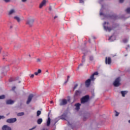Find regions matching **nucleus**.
Masks as SVG:
<instances>
[{"label": "nucleus", "mask_w": 130, "mask_h": 130, "mask_svg": "<svg viewBox=\"0 0 130 130\" xmlns=\"http://www.w3.org/2000/svg\"><path fill=\"white\" fill-rule=\"evenodd\" d=\"M89 99H90V96L88 95H85L81 99V103L82 104H85V103H87L89 101Z\"/></svg>", "instance_id": "nucleus-1"}, {"label": "nucleus", "mask_w": 130, "mask_h": 130, "mask_svg": "<svg viewBox=\"0 0 130 130\" xmlns=\"http://www.w3.org/2000/svg\"><path fill=\"white\" fill-rule=\"evenodd\" d=\"M114 87H119L120 86V77L117 78L113 83Z\"/></svg>", "instance_id": "nucleus-2"}, {"label": "nucleus", "mask_w": 130, "mask_h": 130, "mask_svg": "<svg viewBox=\"0 0 130 130\" xmlns=\"http://www.w3.org/2000/svg\"><path fill=\"white\" fill-rule=\"evenodd\" d=\"M33 23H34V19H28L26 21V24L28 25L29 27H32V26H33Z\"/></svg>", "instance_id": "nucleus-3"}, {"label": "nucleus", "mask_w": 130, "mask_h": 130, "mask_svg": "<svg viewBox=\"0 0 130 130\" xmlns=\"http://www.w3.org/2000/svg\"><path fill=\"white\" fill-rule=\"evenodd\" d=\"M94 82V81H95L94 80H92V78H91V77H90L89 79H87L86 81H85V85L87 87H89L90 86V85H91V81Z\"/></svg>", "instance_id": "nucleus-4"}, {"label": "nucleus", "mask_w": 130, "mask_h": 130, "mask_svg": "<svg viewBox=\"0 0 130 130\" xmlns=\"http://www.w3.org/2000/svg\"><path fill=\"white\" fill-rule=\"evenodd\" d=\"M111 61H112L111 58L110 57H106L105 58L106 64H111Z\"/></svg>", "instance_id": "nucleus-5"}, {"label": "nucleus", "mask_w": 130, "mask_h": 130, "mask_svg": "<svg viewBox=\"0 0 130 130\" xmlns=\"http://www.w3.org/2000/svg\"><path fill=\"white\" fill-rule=\"evenodd\" d=\"M68 104V101L66 99H62L60 102L59 105L60 106H63Z\"/></svg>", "instance_id": "nucleus-6"}, {"label": "nucleus", "mask_w": 130, "mask_h": 130, "mask_svg": "<svg viewBox=\"0 0 130 130\" xmlns=\"http://www.w3.org/2000/svg\"><path fill=\"white\" fill-rule=\"evenodd\" d=\"M17 121V118H10L7 120V122L8 123H14V122H16Z\"/></svg>", "instance_id": "nucleus-7"}, {"label": "nucleus", "mask_w": 130, "mask_h": 130, "mask_svg": "<svg viewBox=\"0 0 130 130\" xmlns=\"http://www.w3.org/2000/svg\"><path fill=\"white\" fill-rule=\"evenodd\" d=\"M34 95L33 94H30L28 98H27V100L26 101V104H29L30 102H31V101H32V99H33Z\"/></svg>", "instance_id": "nucleus-8"}, {"label": "nucleus", "mask_w": 130, "mask_h": 130, "mask_svg": "<svg viewBox=\"0 0 130 130\" xmlns=\"http://www.w3.org/2000/svg\"><path fill=\"white\" fill-rule=\"evenodd\" d=\"M106 23H107L106 22H104V29L106 30V31H108L109 32H110V31H111V30H112V28L111 27L105 26L104 25H106Z\"/></svg>", "instance_id": "nucleus-9"}, {"label": "nucleus", "mask_w": 130, "mask_h": 130, "mask_svg": "<svg viewBox=\"0 0 130 130\" xmlns=\"http://www.w3.org/2000/svg\"><path fill=\"white\" fill-rule=\"evenodd\" d=\"M2 129L3 130H12V128H11V127L7 125H5L2 127Z\"/></svg>", "instance_id": "nucleus-10"}, {"label": "nucleus", "mask_w": 130, "mask_h": 130, "mask_svg": "<svg viewBox=\"0 0 130 130\" xmlns=\"http://www.w3.org/2000/svg\"><path fill=\"white\" fill-rule=\"evenodd\" d=\"M94 76H98V72H94L91 76L90 78L91 79V80H95V78H94Z\"/></svg>", "instance_id": "nucleus-11"}, {"label": "nucleus", "mask_w": 130, "mask_h": 130, "mask_svg": "<svg viewBox=\"0 0 130 130\" xmlns=\"http://www.w3.org/2000/svg\"><path fill=\"white\" fill-rule=\"evenodd\" d=\"M45 4H46V0H43V2L40 5V9H41V8H42V7H43V6L45 5Z\"/></svg>", "instance_id": "nucleus-12"}, {"label": "nucleus", "mask_w": 130, "mask_h": 130, "mask_svg": "<svg viewBox=\"0 0 130 130\" xmlns=\"http://www.w3.org/2000/svg\"><path fill=\"white\" fill-rule=\"evenodd\" d=\"M81 94H82V91H81V90H76L75 91V95L76 96H79L81 95Z\"/></svg>", "instance_id": "nucleus-13"}, {"label": "nucleus", "mask_w": 130, "mask_h": 130, "mask_svg": "<svg viewBox=\"0 0 130 130\" xmlns=\"http://www.w3.org/2000/svg\"><path fill=\"white\" fill-rule=\"evenodd\" d=\"M8 56V53H3V60H7V58L6 57Z\"/></svg>", "instance_id": "nucleus-14"}, {"label": "nucleus", "mask_w": 130, "mask_h": 130, "mask_svg": "<svg viewBox=\"0 0 130 130\" xmlns=\"http://www.w3.org/2000/svg\"><path fill=\"white\" fill-rule=\"evenodd\" d=\"M2 72H7L9 71V67H3L2 69Z\"/></svg>", "instance_id": "nucleus-15"}, {"label": "nucleus", "mask_w": 130, "mask_h": 130, "mask_svg": "<svg viewBox=\"0 0 130 130\" xmlns=\"http://www.w3.org/2000/svg\"><path fill=\"white\" fill-rule=\"evenodd\" d=\"M75 106H76V110H79V109H80V106H81V104L80 103L76 104Z\"/></svg>", "instance_id": "nucleus-16"}, {"label": "nucleus", "mask_w": 130, "mask_h": 130, "mask_svg": "<svg viewBox=\"0 0 130 130\" xmlns=\"http://www.w3.org/2000/svg\"><path fill=\"white\" fill-rule=\"evenodd\" d=\"M13 103H14V101L13 100H9L6 101L7 104H13Z\"/></svg>", "instance_id": "nucleus-17"}, {"label": "nucleus", "mask_w": 130, "mask_h": 130, "mask_svg": "<svg viewBox=\"0 0 130 130\" xmlns=\"http://www.w3.org/2000/svg\"><path fill=\"white\" fill-rule=\"evenodd\" d=\"M42 121H43V120L42 119V118L38 119L37 120L38 124H41V123H42Z\"/></svg>", "instance_id": "nucleus-18"}, {"label": "nucleus", "mask_w": 130, "mask_h": 130, "mask_svg": "<svg viewBox=\"0 0 130 130\" xmlns=\"http://www.w3.org/2000/svg\"><path fill=\"white\" fill-rule=\"evenodd\" d=\"M16 13V11L14 9H12L9 11V15H13V14H15Z\"/></svg>", "instance_id": "nucleus-19"}, {"label": "nucleus", "mask_w": 130, "mask_h": 130, "mask_svg": "<svg viewBox=\"0 0 130 130\" xmlns=\"http://www.w3.org/2000/svg\"><path fill=\"white\" fill-rule=\"evenodd\" d=\"M67 117V114L65 113L63 114L61 116V119H66V118Z\"/></svg>", "instance_id": "nucleus-20"}, {"label": "nucleus", "mask_w": 130, "mask_h": 130, "mask_svg": "<svg viewBox=\"0 0 130 130\" xmlns=\"http://www.w3.org/2000/svg\"><path fill=\"white\" fill-rule=\"evenodd\" d=\"M50 120H51L50 118H48L47 122V126H49V125H50Z\"/></svg>", "instance_id": "nucleus-21"}, {"label": "nucleus", "mask_w": 130, "mask_h": 130, "mask_svg": "<svg viewBox=\"0 0 130 130\" xmlns=\"http://www.w3.org/2000/svg\"><path fill=\"white\" fill-rule=\"evenodd\" d=\"M41 70L39 69L37 72L35 73V76H38V74H41Z\"/></svg>", "instance_id": "nucleus-22"}, {"label": "nucleus", "mask_w": 130, "mask_h": 130, "mask_svg": "<svg viewBox=\"0 0 130 130\" xmlns=\"http://www.w3.org/2000/svg\"><path fill=\"white\" fill-rule=\"evenodd\" d=\"M127 92L126 91H121V94H122V97H125V94H126Z\"/></svg>", "instance_id": "nucleus-23"}, {"label": "nucleus", "mask_w": 130, "mask_h": 130, "mask_svg": "<svg viewBox=\"0 0 130 130\" xmlns=\"http://www.w3.org/2000/svg\"><path fill=\"white\" fill-rule=\"evenodd\" d=\"M14 18L15 19V20H17V22H20V21H21V19L18 16H15Z\"/></svg>", "instance_id": "nucleus-24"}, {"label": "nucleus", "mask_w": 130, "mask_h": 130, "mask_svg": "<svg viewBox=\"0 0 130 130\" xmlns=\"http://www.w3.org/2000/svg\"><path fill=\"white\" fill-rule=\"evenodd\" d=\"M24 112H21V113H18L17 114V116H23L24 115Z\"/></svg>", "instance_id": "nucleus-25"}, {"label": "nucleus", "mask_w": 130, "mask_h": 130, "mask_svg": "<svg viewBox=\"0 0 130 130\" xmlns=\"http://www.w3.org/2000/svg\"><path fill=\"white\" fill-rule=\"evenodd\" d=\"M40 114H41V111H38L37 112V116H39V115H40Z\"/></svg>", "instance_id": "nucleus-26"}, {"label": "nucleus", "mask_w": 130, "mask_h": 130, "mask_svg": "<svg viewBox=\"0 0 130 130\" xmlns=\"http://www.w3.org/2000/svg\"><path fill=\"white\" fill-rule=\"evenodd\" d=\"M125 12L127 13L128 14L130 13V8H128L125 10Z\"/></svg>", "instance_id": "nucleus-27"}, {"label": "nucleus", "mask_w": 130, "mask_h": 130, "mask_svg": "<svg viewBox=\"0 0 130 130\" xmlns=\"http://www.w3.org/2000/svg\"><path fill=\"white\" fill-rule=\"evenodd\" d=\"M85 56H86V55L84 54V56L82 57V62H85L86 59L85 58Z\"/></svg>", "instance_id": "nucleus-28"}, {"label": "nucleus", "mask_w": 130, "mask_h": 130, "mask_svg": "<svg viewBox=\"0 0 130 130\" xmlns=\"http://www.w3.org/2000/svg\"><path fill=\"white\" fill-rule=\"evenodd\" d=\"M5 98L6 96L5 95H0V100L5 99Z\"/></svg>", "instance_id": "nucleus-29"}, {"label": "nucleus", "mask_w": 130, "mask_h": 130, "mask_svg": "<svg viewBox=\"0 0 130 130\" xmlns=\"http://www.w3.org/2000/svg\"><path fill=\"white\" fill-rule=\"evenodd\" d=\"M115 112L116 113L115 116H118L119 115V113L117 112V111H115Z\"/></svg>", "instance_id": "nucleus-30"}, {"label": "nucleus", "mask_w": 130, "mask_h": 130, "mask_svg": "<svg viewBox=\"0 0 130 130\" xmlns=\"http://www.w3.org/2000/svg\"><path fill=\"white\" fill-rule=\"evenodd\" d=\"M89 59H90V60H93V59H94V58L93 57V56H90L89 57Z\"/></svg>", "instance_id": "nucleus-31"}, {"label": "nucleus", "mask_w": 130, "mask_h": 130, "mask_svg": "<svg viewBox=\"0 0 130 130\" xmlns=\"http://www.w3.org/2000/svg\"><path fill=\"white\" fill-rule=\"evenodd\" d=\"M87 116L83 117V121H86V120L87 119Z\"/></svg>", "instance_id": "nucleus-32"}, {"label": "nucleus", "mask_w": 130, "mask_h": 130, "mask_svg": "<svg viewBox=\"0 0 130 130\" xmlns=\"http://www.w3.org/2000/svg\"><path fill=\"white\" fill-rule=\"evenodd\" d=\"M80 4H84V0H79Z\"/></svg>", "instance_id": "nucleus-33"}, {"label": "nucleus", "mask_w": 130, "mask_h": 130, "mask_svg": "<svg viewBox=\"0 0 130 130\" xmlns=\"http://www.w3.org/2000/svg\"><path fill=\"white\" fill-rule=\"evenodd\" d=\"M123 42H124V43H126V42H127V40L126 39L123 40Z\"/></svg>", "instance_id": "nucleus-34"}, {"label": "nucleus", "mask_w": 130, "mask_h": 130, "mask_svg": "<svg viewBox=\"0 0 130 130\" xmlns=\"http://www.w3.org/2000/svg\"><path fill=\"white\" fill-rule=\"evenodd\" d=\"M123 2H124V0H119V3L120 4H122V3H123Z\"/></svg>", "instance_id": "nucleus-35"}, {"label": "nucleus", "mask_w": 130, "mask_h": 130, "mask_svg": "<svg viewBox=\"0 0 130 130\" xmlns=\"http://www.w3.org/2000/svg\"><path fill=\"white\" fill-rule=\"evenodd\" d=\"M30 78H34V74H31L30 76Z\"/></svg>", "instance_id": "nucleus-36"}, {"label": "nucleus", "mask_w": 130, "mask_h": 130, "mask_svg": "<svg viewBox=\"0 0 130 130\" xmlns=\"http://www.w3.org/2000/svg\"><path fill=\"white\" fill-rule=\"evenodd\" d=\"M77 87H78V84H76L74 87V90H75V89H76L77 88Z\"/></svg>", "instance_id": "nucleus-37"}, {"label": "nucleus", "mask_w": 130, "mask_h": 130, "mask_svg": "<svg viewBox=\"0 0 130 130\" xmlns=\"http://www.w3.org/2000/svg\"><path fill=\"white\" fill-rule=\"evenodd\" d=\"M37 62H40V61H41L40 59H37Z\"/></svg>", "instance_id": "nucleus-38"}, {"label": "nucleus", "mask_w": 130, "mask_h": 130, "mask_svg": "<svg viewBox=\"0 0 130 130\" xmlns=\"http://www.w3.org/2000/svg\"><path fill=\"white\" fill-rule=\"evenodd\" d=\"M2 118H5V117L4 116H0V119H2Z\"/></svg>", "instance_id": "nucleus-39"}, {"label": "nucleus", "mask_w": 130, "mask_h": 130, "mask_svg": "<svg viewBox=\"0 0 130 130\" xmlns=\"http://www.w3.org/2000/svg\"><path fill=\"white\" fill-rule=\"evenodd\" d=\"M58 18V16H57V15H56V16L54 17V20H55V19H56V18Z\"/></svg>", "instance_id": "nucleus-40"}, {"label": "nucleus", "mask_w": 130, "mask_h": 130, "mask_svg": "<svg viewBox=\"0 0 130 130\" xmlns=\"http://www.w3.org/2000/svg\"><path fill=\"white\" fill-rule=\"evenodd\" d=\"M68 125L71 126V125H72V124H71L69 122H68Z\"/></svg>", "instance_id": "nucleus-41"}, {"label": "nucleus", "mask_w": 130, "mask_h": 130, "mask_svg": "<svg viewBox=\"0 0 130 130\" xmlns=\"http://www.w3.org/2000/svg\"><path fill=\"white\" fill-rule=\"evenodd\" d=\"M6 3H9L10 2V0H4Z\"/></svg>", "instance_id": "nucleus-42"}, {"label": "nucleus", "mask_w": 130, "mask_h": 130, "mask_svg": "<svg viewBox=\"0 0 130 130\" xmlns=\"http://www.w3.org/2000/svg\"><path fill=\"white\" fill-rule=\"evenodd\" d=\"M15 89H16V87L15 86L12 87L13 91H14V90H15Z\"/></svg>", "instance_id": "nucleus-43"}, {"label": "nucleus", "mask_w": 130, "mask_h": 130, "mask_svg": "<svg viewBox=\"0 0 130 130\" xmlns=\"http://www.w3.org/2000/svg\"><path fill=\"white\" fill-rule=\"evenodd\" d=\"M27 0H22V3H25Z\"/></svg>", "instance_id": "nucleus-44"}, {"label": "nucleus", "mask_w": 130, "mask_h": 130, "mask_svg": "<svg viewBox=\"0 0 130 130\" xmlns=\"http://www.w3.org/2000/svg\"><path fill=\"white\" fill-rule=\"evenodd\" d=\"M2 49H3V48H2V47H0V53H1Z\"/></svg>", "instance_id": "nucleus-45"}, {"label": "nucleus", "mask_w": 130, "mask_h": 130, "mask_svg": "<svg viewBox=\"0 0 130 130\" xmlns=\"http://www.w3.org/2000/svg\"><path fill=\"white\" fill-rule=\"evenodd\" d=\"M69 79H70V76H68L67 80L69 81Z\"/></svg>", "instance_id": "nucleus-46"}, {"label": "nucleus", "mask_w": 130, "mask_h": 130, "mask_svg": "<svg viewBox=\"0 0 130 130\" xmlns=\"http://www.w3.org/2000/svg\"><path fill=\"white\" fill-rule=\"evenodd\" d=\"M68 82H69V80H67V81H65L64 84H67V83H68Z\"/></svg>", "instance_id": "nucleus-47"}, {"label": "nucleus", "mask_w": 130, "mask_h": 130, "mask_svg": "<svg viewBox=\"0 0 130 130\" xmlns=\"http://www.w3.org/2000/svg\"><path fill=\"white\" fill-rule=\"evenodd\" d=\"M83 66V64H80L78 68H80V67H81V66Z\"/></svg>", "instance_id": "nucleus-48"}, {"label": "nucleus", "mask_w": 130, "mask_h": 130, "mask_svg": "<svg viewBox=\"0 0 130 130\" xmlns=\"http://www.w3.org/2000/svg\"><path fill=\"white\" fill-rule=\"evenodd\" d=\"M9 81H10V82H13L14 80H12V79H10L9 80Z\"/></svg>", "instance_id": "nucleus-49"}, {"label": "nucleus", "mask_w": 130, "mask_h": 130, "mask_svg": "<svg viewBox=\"0 0 130 130\" xmlns=\"http://www.w3.org/2000/svg\"><path fill=\"white\" fill-rule=\"evenodd\" d=\"M111 38H112V36H111L110 38H109V40H110L111 39Z\"/></svg>", "instance_id": "nucleus-50"}, {"label": "nucleus", "mask_w": 130, "mask_h": 130, "mask_svg": "<svg viewBox=\"0 0 130 130\" xmlns=\"http://www.w3.org/2000/svg\"><path fill=\"white\" fill-rule=\"evenodd\" d=\"M34 128H35V127H33V128H30V129H29V130L34 129Z\"/></svg>", "instance_id": "nucleus-51"}, {"label": "nucleus", "mask_w": 130, "mask_h": 130, "mask_svg": "<svg viewBox=\"0 0 130 130\" xmlns=\"http://www.w3.org/2000/svg\"><path fill=\"white\" fill-rule=\"evenodd\" d=\"M127 47H129V45H127Z\"/></svg>", "instance_id": "nucleus-52"}, {"label": "nucleus", "mask_w": 130, "mask_h": 130, "mask_svg": "<svg viewBox=\"0 0 130 130\" xmlns=\"http://www.w3.org/2000/svg\"><path fill=\"white\" fill-rule=\"evenodd\" d=\"M1 73H2V74H4V72H1Z\"/></svg>", "instance_id": "nucleus-53"}, {"label": "nucleus", "mask_w": 130, "mask_h": 130, "mask_svg": "<svg viewBox=\"0 0 130 130\" xmlns=\"http://www.w3.org/2000/svg\"><path fill=\"white\" fill-rule=\"evenodd\" d=\"M129 123H130V120L128 121Z\"/></svg>", "instance_id": "nucleus-54"}, {"label": "nucleus", "mask_w": 130, "mask_h": 130, "mask_svg": "<svg viewBox=\"0 0 130 130\" xmlns=\"http://www.w3.org/2000/svg\"><path fill=\"white\" fill-rule=\"evenodd\" d=\"M50 10L51 11V8H50Z\"/></svg>", "instance_id": "nucleus-55"}, {"label": "nucleus", "mask_w": 130, "mask_h": 130, "mask_svg": "<svg viewBox=\"0 0 130 130\" xmlns=\"http://www.w3.org/2000/svg\"><path fill=\"white\" fill-rule=\"evenodd\" d=\"M100 15H102V13H100Z\"/></svg>", "instance_id": "nucleus-56"}, {"label": "nucleus", "mask_w": 130, "mask_h": 130, "mask_svg": "<svg viewBox=\"0 0 130 130\" xmlns=\"http://www.w3.org/2000/svg\"><path fill=\"white\" fill-rule=\"evenodd\" d=\"M29 56H31V55H29Z\"/></svg>", "instance_id": "nucleus-57"}, {"label": "nucleus", "mask_w": 130, "mask_h": 130, "mask_svg": "<svg viewBox=\"0 0 130 130\" xmlns=\"http://www.w3.org/2000/svg\"><path fill=\"white\" fill-rule=\"evenodd\" d=\"M127 55H125V56H126Z\"/></svg>", "instance_id": "nucleus-58"}, {"label": "nucleus", "mask_w": 130, "mask_h": 130, "mask_svg": "<svg viewBox=\"0 0 130 130\" xmlns=\"http://www.w3.org/2000/svg\"><path fill=\"white\" fill-rule=\"evenodd\" d=\"M51 103H52V102H51Z\"/></svg>", "instance_id": "nucleus-59"}]
</instances>
